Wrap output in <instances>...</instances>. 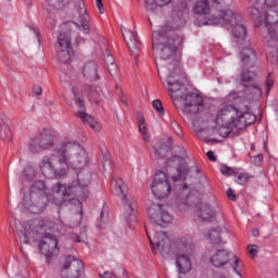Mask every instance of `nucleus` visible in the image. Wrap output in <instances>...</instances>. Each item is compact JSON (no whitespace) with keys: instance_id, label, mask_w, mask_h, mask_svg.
Here are the masks:
<instances>
[{"instance_id":"nucleus-48","label":"nucleus","mask_w":278,"mask_h":278,"mask_svg":"<svg viewBox=\"0 0 278 278\" xmlns=\"http://www.w3.org/2000/svg\"><path fill=\"white\" fill-rule=\"evenodd\" d=\"M152 106L154 108V110L161 114V116H164L165 111H164V106L162 105V100L156 99L152 102Z\"/></svg>"},{"instance_id":"nucleus-11","label":"nucleus","mask_w":278,"mask_h":278,"mask_svg":"<svg viewBox=\"0 0 278 278\" xmlns=\"http://www.w3.org/2000/svg\"><path fill=\"white\" fill-rule=\"evenodd\" d=\"M54 142L55 135H53V131L43 129L30 139L28 151H30V153H42V151H47V149H52Z\"/></svg>"},{"instance_id":"nucleus-45","label":"nucleus","mask_w":278,"mask_h":278,"mask_svg":"<svg viewBox=\"0 0 278 278\" xmlns=\"http://www.w3.org/2000/svg\"><path fill=\"white\" fill-rule=\"evenodd\" d=\"M250 179H251V176L249 174L241 173L237 176L236 182L239 184V186H247Z\"/></svg>"},{"instance_id":"nucleus-16","label":"nucleus","mask_w":278,"mask_h":278,"mask_svg":"<svg viewBox=\"0 0 278 278\" xmlns=\"http://www.w3.org/2000/svg\"><path fill=\"white\" fill-rule=\"evenodd\" d=\"M39 251L46 257H53L60 253L58 247V237L55 235L46 232L39 241Z\"/></svg>"},{"instance_id":"nucleus-26","label":"nucleus","mask_w":278,"mask_h":278,"mask_svg":"<svg viewBox=\"0 0 278 278\" xmlns=\"http://www.w3.org/2000/svg\"><path fill=\"white\" fill-rule=\"evenodd\" d=\"M265 23L268 29V36L273 39V31H276L278 26V11L269 10L265 15Z\"/></svg>"},{"instance_id":"nucleus-13","label":"nucleus","mask_w":278,"mask_h":278,"mask_svg":"<svg viewBox=\"0 0 278 278\" xmlns=\"http://www.w3.org/2000/svg\"><path fill=\"white\" fill-rule=\"evenodd\" d=\"M56 58L61 64H68L73 60L75 51L71 46V37L66 33H61L56 40Z\"/></svg>"},{"instance_id":"nucleus-23","label":"nucleus","mask_w":278,"mask_h":278,"mask_svg":"<svg viewBox=\"0 0 278 278\" xmlns=\"http://www.w3.org/2000/svg\"><path fill=\"white\" fill-rule=\"evenodd\" d=\"M197 214L200 220L210 223V220H214V218H216L218 210L210 206V204H200L198 206Z\"/></svg>"},{"instance_id":"nucleus-40","label":"nucleus","mask_w":278,"mask_h":278,"mask_svg":"<svg viewBox=\"0 0 278 278\" xmlns=\"http://www.w3.org/2000/svg\"><path fill=\"white\" fill-rule=\"evenodd\" d=\"M104 60L106 65L111 66L109 67L110 75H116V73H118V67L114 64V56H112V54H108Z\"/></svg>"},{"instance_id":"nucleus-63","label":"nucleus","mask_w":278,"mask_h":278,"mask_svg":"<svg viewBox=\"0 0 278 278\" xmlns=\"http://www.w3.org/2000/svg\"><path fill=\"white\" fill-rule=\"evenodd\" d=\"M273 38L271 40H276L278 42V25L276 26V30H271Z\"/></svg>"},{"instance_id":"nucleus-28","label":"nucleus","mask_w":278,"mask_h":278,"mask_svg":"<svg viewBox=\"0 0 278 278\" xmlns=\"http://www.w3.org/2000/svg\"><path fill=\"white\" fill-rule=\"evenodd\" d=\"M0 119V140L2 142H12V130L8 122H5V114L1 113Z\"/></svg>"},{"instance_id":"nucleus-37","label":"nucleus","mask_w":278,"mask_h":278,"mask_svg":"<svg viewBox=\"0 0 278 278\" xmlns=\"http://www.w3.org/2000/svg\"><path fill=\"white\" fill-rule=\"evenodd\" d=\"M255 77H257V74L253 71L242 72L241 73L242 86H244V88H247L249 86V84H251V81H253V79H255Z\"/></svg>"},{"instance_id":"nucleus-18","label":"nucleus","mask_w":278,"mask_h":278,"mask_svg":"<svg viewBox=\"0 0 278 278\" xmlns=\"http://www.w3.org/2000/svg\"><path fill=\"white\" fill-rule=\"evenodd\" d=\"M180 99L185 101L184 114H199V111L203 108V97L198 93L190 92L186 96H180Z\"/></svg>"},{"instance_id":"nucleus-50","label":"nucleus","mask_w":278,"mask_h":278,"mask_svg":"<svg viewBox=\"0 0 278 278\" xmlns=\"http://www.w3.org/2000/svg\"><path fill=\"white\" fill-rule=\"evenodd\" d=\"M238 99H240V93H238V91H230L228 93V96L226 97V101L228 103H233V101H238Z\"/></svg>"},{"instance_id":"nucleus-25","label":"nucleus","mask_w":278,"mask_h":278,"mask_svg":"<svg viewBox=\"0 0 278 278\" xmlns=\"http://www.w3.org/2000/svg\"><path fill=\"white\" fill-rule=\"evenodd\" d=\"M173 138H168L167 141H159L154 146V155L159 159H164L170 151H173Z\"/></svg>"},{"instance_id":"nucleus-21","label":"nucleus","mask_w":278,"mask_h":278,"mask_svg":"<svg viewBox=\"0 0 278 278\" xmlns=\"http://www.w3.org/2000/svg\"><path fill=\"white\" fill-rule=\"evenodd\" d=\"M240 114V109L236 108L233 105H226L223 109H220L216 116V123L217 125L225 124L229 125V127H233L231 123L236 121V117Z\"/></svg>"},{"instance_id":"nucleus-5","label":"nucleus","mask_w":278,"mask_h":278,"mask_svg":"<svg viewBox=\"0 0 278 278\" xmlns=\"http://www.w3.org/2000/svg\"><path fill=\"white\" fill-rule=\"evenodd\" d=\"M181 45V38L168 37L163 30L152 33V49L159 55L160 60H172L174 66H178L179 56H176L177 47Z\"/></svg>"},{"instance_id":"nucleus-52","label":"nucleus","mask_w":278,"mask_h":278,"mask_svg":"<svg viewBox=\"0 0 278 278\" xmlns=\"http://www.w3.org/2000/svg\"><path fill=\"white\" fill-rule=\"evenodd\" d=\"M108 220L103 219V212H101L100 217L97 219L96 227L97 229H105Z\"/></svg>"},{"instance_id":"nucleus-15","label":"nucleus","mask_w":278,"mask_h":278,"mask_svg":"<svg viewBox=\"0 0 278 278\" xmlns=\"http://www.w3.org/2000/svg\"><path fill=\"white\" fill-rule=\"evenodd\" d=\"M73 94L75 104L81 110L80 112L76 113V116L83 121L84 125H89L93 131H101V125L94 121L92 115L86 113V103L84 102V97L79 96L75 89H73Z\"/></svg>"},{"instance_id":"nucleus-57","label":"nucleus","mask_w":278,"mask_h":278,"mask_svg":"<svg viewBox=\"0 0 278 278\" xmlns=\"http://www.w3.org/2000/svg\"><path fill=\"white\" fill-rule=\"evenodd\" d=\"M265 5L267 8H277L278 0H265Z\"/></svg>"},{"instance_id":"nucleus-19","label":"nucleus","mask_w":278,"mask_h":278,"mask_svg":"<svg viewBox=\"0 0 278 278\" xmlns=\"http://www.w3.org/2000/svg\"><path fill=\"white\" fill-rule=\"evenodd\" d=\"M123 38L131 53V56L135 60H138V55H140V50L142 49V42H140V39L138 38V34L124 28L122 29Z\"/></svg>"},{"instance_id":"nucleus-33","label":"nucleus","mask_w":278,"mask_h":278,"mask_svg":"<svg viewBox=\"0 0 278 278\" xmlns=\"http://www.w3.org/2000/svg\"><path fill=\"white\" fill-rule=\"evenodd\" d=\"M173 0H146V10L148 12H155V8H164V5H168Z\"/></svg>"},{"instance_id":"nucleus-59","label":"nucleus","mask_w":278,"mask_h":278,"mask_svg":"<svg viewBox=\"0 0 278 278\" xmlns=\"http://www.w3.org/2000/svg\"><path fill=\"white\" fill-rule=\"evenodd\" d=\"M96 3L100 14H103L105 12V9L103 8V0H96Z\"/></svg>"},{"instance_id":"nucleus-10","label":"nucleus","mask_w":278,"mask_h":278,"mask_svg":"<svg viewBox=\"0 0 278 278\" xmlns=\"http://www.w3.org/2000/svg\"><path fill=\"white\" fill-rule=\"evenodd\" d=\"M55 162L60 164L58 149H55L52 154L42 157L39 169L47 179H61V177H65L66 167L62 166L61 168H55Z\"/></svg>"},{"instance_id":"nucleus-55","label":"nucleus","mask_w":278,"mask_h":278,"mask_svg":"<svg viewBox=\"0 0 278 278\" xmlns=\"http://www.w3.org/2000/svg\"><path fill=\"white\" fill-rule=\"evenodd\" d=\"M252 88L254 90L255 99H262V89L256 85H253Z\"/></svg>"},{"instance_id":"nucleus-3","label":"nucleus","mask_w":278,"mask_h":278,"mask_svg":"<svg viewBox=\"0 0 278 278\" xmlns=\"http://www.w3.org/2000/svg\"><path fill=\"white\" fill-rule=\"evenodd\" d=\"M90 179H92V174L89 172H81L77 175V180L72 185H64L62 182H58L52 187V202L54 205L59 207L64 205L66 201H73V197L79 201V205H81V201H86L88 197H90Z\"/></svg>"},{"instance_id":"nucleus-32","label":"nucleus","mask_w":278,"mask_h":278,"mask_svg":"<svg viewBox=\"0 0 278 278\" xmlns=\"http://www.w3.org/2000/svg\"><path fill=\"white\" fill-rule=\"evenodd\" d=\"M212 8L210 7V1L207 0H199L193 5V13L199 16H203L210 14Z\"/></svg>"},{"instance_id":"nucleus-43","label":"nucleus","mask_w":278,"mask_h":278,"mask_svg":"<svg viewBox=\"0 0 278 278\" xmlns=\"http://www.w3.org/2000/svg\"><path fill=\"white\" fill-rule=\"evenodd\" d=\"M265 92L266 96L270 94V90H273V86H275V79H273V73H269L265 80Z\"/></svg>"},{"instance_id":"nucleus-36","label":"nucleus","mask_w":278,"mask_h":278,"mask_svg":"<svg viewBox=\"0 0 278 278\" xmlns=\"http://www.w3.org/2000/svg\"><path fill=\"white\" fill-rule=\"evenodd\" d=\"M22 175L25 181H34L36 179V176L38 175V172L34 166L26 165Z\"/></svg>"},{"instance_id":"nucleus-9","label":"nucleus","mask_w":278,"mask_h":278,"mask_svg":"<svg viewBox=\"0 0 278 278\" xmlns=\"http://www.w3.org/2000/svg\"><path fill=\"white\" fill-rule=\"evenodd\" d=\"M229 255V251L226 249L216 250L210 255L208 262L214 268H223V266L230 264L233 273L239 277H242V274L240 273V270H242V261L236 255H232L231 257Z\"/></svg>"},{"instance_id":"nucleus-42","label":"nucleus","mask_w":278,"mask_h":278,"mask_svg":"<svg viewBox=\"0 0 278 278\" xmlns=\"http://www.w3.org/2000/svg\"><path fill=\"white\" fill-rule=\"evenodd\" d=\"M220 173L222 175H225V177H233V175H238V168H233L228 165H222Z\"/></svg>"},{"instance_id":"nucleus-62","label":"nucleus","mask_w":278,"mask_h":278,"mask_svg":"<svg viewBox=\"0 0 278 278\" xmlns=\"http://www.w3.org/2000/svg\"><path fill=\"white\" fill-rule=\"evenodd\" d=\"M206 156L208 157V160H210L211 162H216V155L214 154V151H208V152L206 153Z\"/></svg>"},{"instance_id":"nucleus-14","label":"nucleus","mask_w":278,"mask_h":278,"mask_svg":"<svg viewBox=\"0 0 278 278\" xmlns=\"http://www.w3.org/2000/svg\"><path fill=\"white\" fill-rule=\"evenodd\" d=\"M188 10V1L179 0L174 4L173 13L167 21L166 29L169 31H175L177 29H181L186 25V18H184V13Z\"/></svg>"},{"instance_id":"nucleus-7","label":"nucleus","mask_w":278,"mask_h":278,"mask_svg":"<svg viewBox=\"0 0 278 278\" xmlns=\"http://www.w3.org/2000/svg\"><path fill=\"white\" fill-rule=\"evenodd\" d=\"M115 191L119 197L123 207V216L127 227L134 229L138 225V202L136 198L129 195V188L123 179L115 180Z\"/></svg>"},{"instance_id":"nucleus-12","label":"nucleus","mask_w":278,"mask_h":278,"mask_svg":"<svg viewBox=\"0 0 278 278\" xmlns=\"http://www.w3.org/2000/svg\"><path fill=\"white\" fill-rule=\"evenodd\" d=\"M148 217L154 227H166L173 222V216L166 211V207L160 203H152L148 207Z\"/></svg>"},{"instance_id":"nucleus-34","label":"nucleus","mask_w":278,"mask_h":278,"mask_svg":"<svg viewBox=\"0 0 278 278\" xmlns=\"http://www.w3.org/2000/svg\"><path fill=\"white\" fill-rule=\"evenodd\" d=\"M139 131L142 134V138L146 142H149L151 140V137L149 136V128H147V122L144 119L143 115H139L137 117Z\"/></svg>"},{"instance_id":"nucleus-46","label":"nucleus","mask_w":278,"mask_h":278,"mask_svg":"<svg viewBox=\"0 0 278 278\" xmlns=\"http://www.w3.org/2000/svg\"><path fill=\"white\" fill-rule=\"evenodd\" d=\"M84 216V211L80 208V211L75 214L74 216H72V228L75 227H79V225L81 224V218Z\"/></svg>"},{"instance_id":"nucleus-20","label":"nucleus","mask_w":278,"mask_h":278,"mask_svg":"<svg viewBox=\"0 0 278 278\" xmlns=\"http://www.w3.org/2000/svg\"><path fill=\"white\" fill-rule=\"evenodd\" d=\"M257 121L255 114L249 112V106H244L243 109H239V114L236 116V119L231 122V125L236 127V129H247L250 125H253L254 122Z\"/></svg>"},{"instance_id":"nucleus-53","label":"nucleus","mask_w":278,"mask_h":278,"mask_svg":"<svg viewBox=\"0 0 278 278\" xmlns=\"http://www.w3.org/2000/svg\"><path fill=\"white\" fill-rule=\"evenodd\" d=\"M172 128L179 137L184 136V132L181 131V128L179 127V124H177V122L172 123Z\"/></svg>"},{"instance_id":"nucleus-35","label":"nucleus","mask_w":278,"mask_h":278,"mask_svg":"<svg viewBox=\"0 0 278 278\" xmlns=\"http://www.w3.org/2000/svg\"><path fill=\"white\" fill-rule=\"evenodd\" d=\"M79 26L78 29L84 34H90V29H92V24L90 23V17L88 15L79 16Z\"/></svg>"},{"instance_id":"nucleus-4","label":"nucleus","mask_w":278,"mask_h":278,"mask_svg":"<svg viewBox=\"0 0 278 278\" xmlns=\"http://www.w3.org/2000/svg\"><path fill=\"white\" fill-rule=\"evenodd\" d=\"M56 155L59 164L65 166L66 172L68 168L81 170V168H86L89 162L88 152L75 141H62L60 147L56 148Z\"/></svg>"},{"instance_id":"nucleus-49","label":"nucleus","mask_w":278,"mask_h":278,"mask_svg":"<svg viewBox=\"0 0 278 278\" xmlns=\"http://www.w3.org/2000/svg\"><path fill=\"white\" fill-rule=\"evenodd\" d=\"M115 278H129V275L127 274V270H125V268H123L122 266L117 267L115 269Z\"/></svg>"},{"instance_id":"nucleus-17","label":"nucleus","mask_w":278,"mask_h":278,"mask_svg":"<svg viewBox=\"0 0 278 278\" xmlns=\"http://www.w3.org/2000/svg\"><path fill=\"white\" fill-rule=\"evenodd\" d=\"M83 270L84 262H81V260L76 258L75 256L68 255L65 257L61 273L62 275L66 273V278H79L81 277Z\"/></svg>"},{"instance_id":"nucleus-61","label":"nucleus","mask_w":278,"mask_h":278,"mask_svg":"<svg viewBox=\"0 0 278 278\" xmlns=\"http://www.w3.org/2000/svg\"><path fill=\"white\" fill-rule=\"evenodd\" d=\"M227 197H228V199H230V201H236V199H238L236 193H233L232 189H228Z\"/></svg>"},{"instance_id":"nucleus-22","label":"nucleus","mask_w":278,"mask_h":278,"mask_svg":"<svg viewBox=\"0 0 278 278\" xmlns=\"http://www.w3.org/2000/svg\"><path fill=\"white\" fill-rule=\"evenodd\" d=\"M182 76L184 74L181 73V70H179V67H176L175 71L169 74L167 78L168 92H170L172 99L175 92H179V90L184 88V83L181 81Z\"/></svg>"},{"instance_id":"nucleus-47","label":"nucleus","mask_w":278,"mask_h":278,"mask_svg":"<svg viewBox=\"0 0 278 278\" xmlns=\"http://www.w3.org/2000/svg\"><path fill=\"white\" fill-rule=\"evenodd\" d=\"M15 232L20 238V242H23L24 244H29V241L27 240V233L25 232V227L21 226L20 230L16 229Z\"/></svg>"},{"instance_id":"nucleus-44","label":"nucleus","mask_w":278,"mask_h":278,"mask_svg":"<svg viewBox=\"0 0 278 278\" xmlns=\"http://www.w3.org/2000/svg\"><path fill=\"white\" fill-rule=\"evenodd\" d=\"M76 10L79 16H88V10H86V3L84 2V0H78L76 2Z\"/></svg>"},{"instance_id":"nucleus-58","label":"nucleus","mask_w":278,"mask_h":278,"mask_svg":"<svg viewBox=\"0 0 278 278\" xmlns=\"http://www.w3.org/2000/svg\"><path fill=\"white\" fill-rule=\"evenodd\" d=\"M33 93L36 94L37 97H40L42 94V87L35 85L33 87Z\"/></svg>"},{"instance_id":"nucleus-51","label":"nucleus","mask_w":278,"mask_h":278,"mask_svg":"<svg viewBox=\"0 0 278 278\" xmlns=\"http://www.w3.org/2000/svg\"><path fill=\"white\" fill-rule=\"evenodd\" d=\"M28 28L30 29V31H33L35 34V36H37V40L40 45V42H42V36L40 35V28L36 25H28Z\"/></svg>"},{"instance_id":"nucleus-8","label":"nucleus","mask_w":278,"mask_h":278,"mask_svg":"<svg viewBox=\"0 0 278 278\" xmlns=\"http://www.w3.org/2000/svg\"><path fill=\"white\" fill-rule=\"evenodd\" d=\"M242 17L240 15H236L233 11L222 12V17H210L207 21L199 22L195 24L199 27H203V25H223L227 29H232V36L235 38H239L240 40H244L247 38V27L240 24Z\"/></svg>"},{"instance_id":"nucleus-6","label":"nucleus","mask_w":278,"mask_h":278,"mask_svg":"<svg viewBox=\"0 0 278 278\" xmlns=\"http://www.w3.org/2000/svg\"><path fill=\"white\" fill-rule=\"evenodd\" d=\"M49 203L47 197V185L42 180L35 181L24 193L22 205L30 214H42Z\"/></svg>"},{"instance_id":"nucleus-54","label":"nucleus","mask_w":278,"mask_h":278,"mask_svg":"<svg viewBox=\"0 0 278 278\" xmlns=\"http://www.w3.org/2000/svg\"><path fill=\"white\" fill-rule=\"evenodd\" d=\"M262 162H264V155H263V154H256V155L253 157V163H254L256 166H261V165H262Z\"/></svg>"},{"instance_id":"nucleus-56","label":"nucleus","mask_w":278,"mask_h":278,"mask_svg":"<svg viewBox=\"0 0 278 278\" xmlns=\"http://www.w3.org/2000/svg\"><path fill=\"white\" fill-rule=\"evenodd\" d=\"M257 245H248V252L252 257H255L257 255V249H255Z\"/></svg>"},{"instance_id":"nucleus-38","label":"nucleus","mask_w":278,"mask_h":278,"mask_svg":"<svg viewBox=\"0 0 278 278\" xmlns=\"http://www.w3.org/2000/svg\"><path fill=\"white\" fill-rule=\"evenodd\" d=\"M233 129H236V126H229L225 123H223L220 125V127L217 130L218 136H220V138H228L229 134H231V131H233Z\"/></svg>"},{"instance_id":"nucleus-41","label":"nucleus","mask_w":278,"mask_h":278,"mask_svg":"<svg viewBox=\"0 0 278 278\" xmlns=\"http://www.w3.org/2000/svg\"><path fill=\"white\" fill-rule=\"evenodd\" d=\"M49 5L55 8L56 10H62V8H66L71 0H46Z\"/></svg>"},{"instance_id":"nucleus-29","label":"nucleus","mask_w":278,"mask_h":278,"mask_svg":"<svg viewBox=\"0 0 278 278\" xmlns=\"http://www.w3.org/2000/svg\"><path fill=\"white\" fill-rule=\"evenodd\" d=\"M185 199H178L180 205L185 207H197V205H201V197L195 191H191L189 194H185Z\"/></svg>"},{"instance_id":"nucleus-39","label":"nucleus","mask_w":278,"mask_h":278,"mask_svg":"<svg viewBox=\"0 0 278 278\" xmlns=\"http://www.w3.org/2000/svg\"><path fill=\"white\" fill-rule=\"evenodd\" d=\"M207 238L212 244H220V242H222L220 231H218L217 229H214V228L208 231Z\"/></svg>"},{"instance_id":"nucleus-24","label":"nucleus","mask_w":278,"mask_h":278,"mask_svg":"<svg viewBox=\"0 0 278 278\" xmlns=\"http://www.w3.org/2000/svg\"><path fill=\"white\" fill-rule=\"evenodd\" d=\"M85 92H87L89 101L90 103H93V105H99V103H101V100L105 99V94L103 93L101 87L86 85Z\"/></svg>"},{"instance_id":"nucleus-30","label":"nucleus","mask_w":278,"mask_h":278,"mask_svg":"<svg viewBox=\"0 0 278 278\" xmlns=\"http://www.w3.org/2000/svg\"><path fill=\"white\" fill-rule=\"evenodd\" d=\"M241 62L243 66H254L255 60L257 58L255 56V52L251 48H244L241 52Z\"/></svg>"},{"instance_id":"nucleus-31","label":"nucleus","mask_w":278,"mask_h":278,"mask_svg":"<svg viewBox=\"0 0 278 278\" xmlns=\"http://www.w3.org/2000/svg\"><path fill=\"white\" fill-rule=\"evenodd\" d=\"M212 5L213 8H215V10H219L218 18H223V12L224 14H227V12H231V10H227V8L233 5V0H213Z\"/></svg>"},{"instance_id":"nucleus-2","label":"nucleus","mask_w":278,"mask_h":278,"mask_svg":"<svg viewBox=\"0 0 278 278\" xmlns=\"http://www.w3.org/2000/svg\"><path fill=\"white\" fill-rule=\"evenodd\" d=\"M166 173L164 170H157L151 186L152 194L160 200L167 199L173 190L168 176L173 181H181L188 177L190 169L186 164L185 157L174 155L166 161Z\"/></svg>"},{"instance_id":"nucleus-1","label":"nucleus","mask_w":278,"mask_h":278,"mask_svg":"<svg viewBox=\"0 0 278 278\" xmlns=\"http://www.w3.org/2000/svg\"><path fill=\"white\" fill-rule=\"evenodd\" d=\"M146 233L150 240V244L154 253L155 251H160L164 257H166V255L174 257L180 275L190 273L192 269L190 255H192L194 252V243L192 242V238L184 237L170 244V239L164 231L155 232L153 228L146 226Z\"/></svg>"},{"instance_id":"nucleus-27","label":"nucleus","mask_w":278,"mask_h":278,"mask_svg":"<svg viewBox=\"0 0 278 278\" xmlns=\"http://www.w3.org/2000/svg\"><path fill=\"white\" fill-rule=\"evenodd\" d=\"M83 75L86 79H89V81H97V79H100L98 66L92 61H90L84 65Z\"/></svg>"},{"instance_id":"nucleus-64","label":"nucleus","mask_w":278,"mask_h":278,"mask_svg":"<svg viewBox=\"0 0 278 278\" xmlns=\"http://www.w3.org/2000/svg\"><path fill=\"white\" fill-rule=\"evenodd\" d=\"M251 14L253 16H260V10L257 8H251Z\"/></svg>"},{"instance_id":"nucleus-60","label":"nucleus","mask_w":278,"mask_h":278,"mask_svg":"<svg viewBox=\"0 0 278 278\" xmlns=\"http://www.w3.org/2000/svg\"><path fill=\"white\" fill-rule=\"evenodd\" d=\"M115 271H104L103 274H100L99 277L100 278H112L114 277Z\"/></svg>"}]
</instances>
